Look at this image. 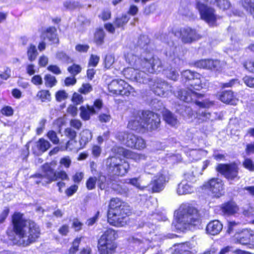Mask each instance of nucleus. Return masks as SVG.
Here are the masks:
<instances>
[{
  "mask_svg": "<svg viewBox=\"0 0 254 254\" xmlns=\"http://www.w3.org/2000/svg\"><path fill=\"white\" fill-rule=\"evenodd\" d=\"M244 167L251 171H254V164L250 159H245L243 163Z\"/></svg>",
  "mask_w": 254,
  "mask_h": 254,
  "instance_id": "obj_62",
  "label": "nucleus"
},
{
  "mask_svg": "<svg viewBox=\"0 0 254 254\" xmlns=\"http://www.w3.org/2000/svg\"><path fill=\"white\" fill-rule=\"evenodd\" d=\"M6 234L13 244L26 247L39 237L40 229L35 222L25 220L22 214L16 212L12 216V227L7 229Z\"/></svg>",
  "mask_w": 254,
  "mask_h": 254,
  "instance_id": "obj_1",
  "label": "nucleus"
},
{
  "mask_svg": "<svg viewBox=\"0 0 254 254\" xmlns=\"http://www.w3.org/2000/svg\"><path fill=\"white\" fill-rule=\"evenodd\" d=\"M143 62L144 65L142 69H145L149 73L159 72L163 67L161 61L157 57H153L150 59L144 58Z\"/></svg>",
  "mask_w": 254,
  "mask_h": 254,
  "instance_id": "obj_14",
  "label": "nucleus"
},
{
  "mask_svg": "<svg viewBox=\"0 0 254 254\" xmlns=\"http://www.w3.org/2000/svg\"><path fill=\"white\" fill-rule=\"evenodd\" d=\"M196 8L199 12L201 19L206 22L210 26L215 25L217 16L215 13V10L213 8L198 1L196 3Z\"/></svg>",
  "mask_w": 254,
  "mask_h": 254,
  "instance_id": "obj_9",
  "label": "nucleus"
},
{
  "mask_svg": "<svg viewBox=\"0 0 254 254\" xmlns=\"http://www.w3.org/2000/svg\"><path fill=\"white\" fill-rule=\"evenodd\" d=\"M106 177L104 175H99L97 179L98 187L101 190H104L106 188Z\"/></svg>",
  "mask_w": 254,
  "mask_h": 254,
  "instance_id": "obj_60",
  "label": "nucleus"
},
{
  "mask_svg": "<svg viewBox=\"0 0 254 254\" xmlns=\"http://www.w3.org/2000/svg\"><path fill=\"white\" fill-rule=\"evenodd\" d=\"M243 80L247 86L254 88V77L245 76L243 77Z\"/></svg>",
  "mask_w": 254,
  "mask_h": 254,
  "instance_id": "obj_61",
  "label": "nucleus"
},
{
  "mask_svg": "<svg viewBox=\"0 0 254 254\" xmlns=\"http://www.w3.org/2000/svg\"><path fill=\"white\" fill-rule=\"evenodd\" d=\"M195 66L204 69H208L214 71H219L221 69L220 61L210 59L201 60L196 62Z\"/></svg>",
  "mask_w": 254,
  "mask_h": 254,
  "instance_id": "obj_16",
  "label": "nucleus"
},
{
  "mask_svg": "<svg viewBox=\"0 0 254 254\" xmlns=\"http://www.w3.org/2000/svg\"><path fill=\"white\" fill-rule=\"evenodd\" d=\"M105 36V33L103 29H98L96 30L94 37V41L98 46H101L104 43V40Z\"/></svg>",
  "mask_w": 254,
  "mask_h": 254,
  "instance_id": "obj_37",
  "label": "nucleus"
},
{
  "mask_svg": "<svg viewBox=\"0 0 254 254\" xmlns=\"http://www.w3.org/2000/svg\"><path fill=\"white\" fill-rule=\"evenodd\" d=\"M43 174H36L31 176L34 179V182L36 184H41L44 185L56 181V172L51 165L46 163L42 167Z\"/></svg>",
  "mask_w": 254,
  "mask_h": 254,
  "instance_id": "obj_8",
  "label": "nucleus"
},
{
  "mask_svg": "<svg viewBox=\"0 0 254 254\" xmlns=\"http://www.w3.org/2000/svg\"><path fill=\"white\" fill-rule=\"evenodd\" d=\"M250 239L249 233H243L238 236L235 235L234 237V241L235 243L240 244L243 245H249L250 246Z\"/></svg>",
  "mask_w": 254,
  "mask_h": 254,
  "instance_id": "obj_34",
  "label": "nucleus"
},
{
  "mask_svg": "<svg viewBox=\"0 0 254 254\" xmlns=\"http://www.w3.org/2000/svg\"><path fill=\"white\" fill-rule=\"evenodd\" d=\"M184 152L191 161L199 160L203 153V151L200 149H187L185 150Z\"/></svg>",
  "mask_w": 254,
  "mask_h": 254,
  "instance_id": "obj_35",
  "label": "nucleus"
},
{
  "mask_svg": "<svg viewBox=\"0 0 254 254\" xmlns=\"http://www.w3.org/2000/svg\"><path fill=\"white\" fill-rule=\"evenodd\" d=\"M143 128L152 131L157 129L160 124V116L149 111H142Z\"/></svg>",
  "mask_w": 254,
  "mask_h": 254,
  "instance_id": "obj_12",
  "label": "nucleus"
},
{
  "mask_svg": "<svg viewBox=\"0 0 254 254\" xmlns=\"http://www.w3.org/2000/svg\"><path fill=\"white\" fill-rule=\"evenodd\" d=\"M47 135L48 138L53 142V143L58 144L59 143V138L55 131L50 130L47 133Z\"/></svg>",
  "mask_w": 254,
  "mask_h": 254,
  "instance_id": "obj_53",
  "label": "nucleus"
},
{
  "mask_svg": "<svg viewBox=\"0 0 254 254\" xmlns=\"http://www.w3.org/2000/svg\"><path fill=\"white\" fill-rule=\"evenodd\" d=\"M105 164L108 173L112 175L124 176L129 169V165L127 161L116 156L107 158Z\"/></svg>",
  "mask_w": 254,
  "mask_h": 254,
  "instance_id": "obj_6",
  "label": "nucleus"
},
{
  "mask_svg": "<svg viewBox=\"0 0 254 254\" xmlns=\"http://www.w3.org/2000/svg\"><path fill=\"white\" fill-rule=\"evenodd\" d=\"M178 227L184 229H191L200 224L199 216L197 210L188 204H182L177 213Z\"/></svg>",
  "mask_w": 254,
  "mask_h": 254,
  "instance_id": "obj_4",
  "label": "nucleus"
},
{
  "mask_svg": "<svg viewBox=\"0 0 254 254\" xmlns=\"http://www.w3.org/2000/svg\"><path fill=\"white\" fill-rule=\"evenodd\" d=\"M68 71L73 76H75L81 72V67L77 64H73L67 68Z\"/></svg>",
  "mask_w": 254,
  "mask_h": 254,
  "instance_id": "obj_51",
  "label": "nucleus"
},
{
  "mask_svg": "<svg viewBox=\"0 0 254 254\" xmlns=\"http://www.w3.org/2000/svg\"><path fill=\"white\" fill-rule=\"evenodd\" d=\"M50 147V143L44 138H41L35 142L32 147V150L34 154L38 155L46 151Z\"/></svg>",
  "mask_w": 254,
  "mask_h": 254,
  "instance_id": "obj_20",
  "label": "nucleus"
},
{
  "mask_svg": "<svg viewBox=\"0 0 254 254\" xmlns=\"http://www.w3.org/2000/svg\"><path fill=\"white\" fill-rule=\"evenodd\" d=\"M165 181V177L161 174H159L153 177L152 181L148 185V188L153 192H158L164 189V184Z\"/></svg>",
  "mask_w": 254,
  "mask_h": 254,
  "instance_id": "obj_18",
  "label": "nucleus"
},
{
  "mask_svg": "<svg viewBox=\"0 0 254 254\" xmlns=\"http://www.w3.org/2000/svg\"><path fill=\"white\" fill-rule=\"evenodd\" d=\"M221 209L225 214L233 215L238 212L239 208L235 202H228L222 205Z\"/></svg>",
  "mask_w": 254,
  "mask_h": 254,
  "instance_id": "obj_30",
  "label": "nucleus"
},
{
  "mask_svg": "<svg viewBox=\"0 0 254 254\" xmlns=\"http://www.w3.org/2000/svg\"><path fill=\"white\" fill-rule=\"evenodd\" d=\"M180 35L182 41L185 44L191 43L200 38L196 31L189 27L182 28Z\"/></svg>",
  "mask_w": 254,
  "mask_h": 254,
  "instance_id": "obj_15",
  "label": "nucleus"
},
{
  "mask_svg": "<svg viewBox=\"0 0 254 254\" xmlns=\"http://www.w3.org/2000/svg\"><path fill=\"white\" fill-rule=\"evenodd\" d=\"M56 58L64 63H69L71 62L70 57L63 52H59L57 53Z\"/></svg>",
  "mask_w": 254,
  "mask_h": 254,
  "instance_id": "obj_52",
  "label": "nucleus"
},
{
  "mask_svg": "<svg viewBox=\"0 0 254 254\" xmlns=\"http://www.w3.org/2000/svg\"><path fill=\"white\" fill-rule=\"evenodd\" d=\"M173 254H194L190 251L188 244H185L179 246L174 251Z\"/></svg>",
  "mask_w": 254,
  "mask_h": 254,
  "instance_id": "obj_42",
  "label": "nucleus"
},
{
  "mask_svg": "<svg viewBox=\"0 0 254 254\" xmlns=\"http://www.w3.org/2000/svg\"><path fill=\"white\" fill-rule=\"evenodd\" d=\"M92 90V87L89 83H84L79 88V92L84 94H87Z\"/></svg>",
  "mask_w": 254,
  "mask_h": 254,
  "instance_id": "obj_57",
  "label": "nucleus"
},
{
  "mask_svg": "<svg viewBox=\"0 0 254 254\" xmlns=\"http://www.w3.org/2000/svg\"><path fill=\"white\" fill-rule=\"evenodd\" d=\"M163 116L165 121L172 127H175L178 124V120L171 112L168 110H165L163 113Z\"/></svg>",
  "mask_w": 254,
  "mask_h": 254,
  "instance_id": "obj_33",
  "label": "nucleus"
},
{
  "mask_svg": "<svg viewBox=\"0 0 254 254\" xmlns=\"http://www.w3.org/2000/svg\"><path fill=\"white\" fill-rule=\"evenodd\" d=\"M80 146H74V150H78L79 149L83 148L87 144V143L92 139V133L90 130L88 129H85L80 132Z\"/></svg>",
  "mask_w": 254,
  "mask_h": 254,
  "instance_id": "obj_22",
  "label": "nucleus"
},
{
  "mask_svg": "<svg viewBox=\"0 0 254 254\" xmlns=\"http://www.w3.org/2000/svg\"><path fill=\"white\" fill-rule=\"evenodd\" d=\"M149 43V40L147 36L143 35L141 36L138 39L137 44L138 46L143 49L146 50L147 46Z\"/></svg>",
  "mask_w": 254,
  "mask_h": 254,
  "instance_id": "obj_47",
  "label": "nucleus"
},
{
  "mask_svg": "<svg viewBox=\"0 0 254 254\" xmlns=\"http://www.w3.org/2000/svg\"><path fill=\"white\" fill-rule=\"evenodd\" d=\"M122 88L119 95L126 96H128L130 95H134L135 92L134 88L125 81H124Z\"/></svg>",
  "mask_w": 254,
  "mask_h": 254,
  "instance_id": "obj_39",
  "label": "nucleus"
},
{
  "mask_svg": "<svg viewBox=\"0 0 254 254\" xmlns=\"http://www.w3.org/2000/svg\"><path fill=\"white\" fill-rule=\"evenodd\" d=\"M128 206L118 198L111 199L108 213V222L110 224L116 226H124L127 222V216L129 213Z\"/></svg>",
  "mask_w": 254,
  "mask_h": 254,
  "instance_id": "obj_2",
  "label": "nucleus"
},
{
  "mask_svg": "<svg viewBox=\"0 0 254 254\" xmlns=\"http://www.w3.org/2000/svg\"><path fill=\"white\" fill-rule=\"evenodd\" d=\"M68 97L67 93L64 90H60L56 93V99L58 102L66 99Z\"/></svg>",
  "mask_w": 254,
  "mask_h": 254,
  "instance_id": "obj_56",
  "label": "nucleus"
},
{
  "mask_svg": "<svg viewBox=\"0 0 254 254\" xmlns=\"http://www.w3.org/2000/svg\"><path fill=\"white\" fill-rule=\"evenodd\" d=\"M124 80L122 79H116L113 80L108 84V89L110 93L113 94L119 95L123 88L122 86L124 83Z\"/></svg>",
  "mask_w": 254,
  "mask_h": 254,
  "instance_id": "obj_25",
  "label": "nucleus"
},
{
  "mask_svg": "<svg viewBox=\"0 0 254 254\" xmlns=\"http://www.w3.org/2000/svg\"><path fill=\"white\" fill-rule=\"evenodd\" d=\"M44 38H47L52 43H57L59 42L57 37V29L54 27L48 28L43 33Z\"/></svg>",
  "mask_w": 254,
  "mask_h": 254,
  "instance_id": "obj_31",
  "label": "nucleus"
},
{
  "mask_svg": "<svg viewBox=\"0 0 254 254\" xmlns=\"http://www.w3.org/2000/svg\"><path fill=\"white\" fill-rule=\"evenodd\" d=\"M64 133L65 136L70 139L66 143V148L70 150H74V146L71 147L70 146L73 143L77 144V142L74 140L77 136V132L71 127H67L65 129Z\"/></svg>",
  "mask_w": 254,
  "mask_h": 254,
  "instance_id": "obj_29",
  "label": "nucleus"
},
{
  "mask_svg": "<svg viewBox=\"0 0 254 254\" xmlns=\"http://www.w3.org/2000/svg\"><path fill=\"white\" fill-rule=\"evenodd\" d=\"M69 125L71 127H72L77 130H79L82 127V124L79 120L72 119L69 122Z\"/></svg>",
  "mask_w": 254,
  "mask_h": 254,
  "instance_id": "obj_64",
  "label": "nucleus"
},
{
  "mask_svg": "<svg viewBox=\"0 0 254 254\" xmlns=\"http://www.w3.org/2000/svg\"><path fill=\"white\" fill-rule=\"evenodd\" d=\"M140 69L134 68L132 66V67H128L124 70V74L127 78L134 81V79L136 78V76H137L138 69Z\"/></svg>",
  "mask_w": 254,
  "mask_h": 254,
  "instance_id": "obj_38",
  "label": "nucleus"
},
{
  "mask_svg": "<svg viewBox=\"0 0 254 254\" xmlns=\"http://www.w3.org/2000/svg\"><path fill=\"white\" fill-rule=\"evenodd\" d=\"M116 138L123 144L128 147L141 149L145 147V142L141 137L126 131H120L116 134Z\"/></svg>",
  "mask_w": 254,
  "mask_h": 254,
  "instance_id": "obj_7",
  "label": "nucleus"
},
{
  "mask_svg": "<svg viewBox=\"0 0 254 254\" xmlns=\"http://www.w3.org/2000/svg\"><path fill=\"white\" fill-rule=\"evenodd\" d=\"M206 186L214 196L219 197L222 195L223 185L220 179L213 178L207 183Z\"/></svg>",
  "mask_w": 254,
  "mask_h": 254,
  "instance_id": "obj_17",
  "label": "nucleus"
},
{
  "mask_svg": "<svg viewBox=\"0 0 254 254\" xmlns=\"http://www.w3.org/2000/svg\"><path fill=\"white\" fill-rule=\"evenodd\" d=\"M71 100L75 105H79L83 103V98L80 94L74 93L73 94Z\"/></svg>",
  "mask_w": 254,
  "mask_h": 254,
  "instance_id": "obj_59",
  "label": "nucleus"
},
{
  "mask_svg": "<svg viewBox=\"0 0 254 254\" xmlns=\"http://www.w3.org/2000/svg\"><path fill=\"white\" fill-rule=\"evenodd\" d=\"M124 154L126 157L132 159L135 161H140L141 160H145L146 158L144 154H138L128 150L124 151Z\"/></svg>",
  "mask_w": 254,
  "mask_h": 254,
  "instance_id": "obj_36",
  "label": "nucleus"
},
{
  "mask_svg": "<svg viewBox=\"0 0 254 254\" xmlns=\"http://www.w3.org/2000/svg\"><path fill=\"white\" fill-rule=\"evenodd\" d=\"M126 62L131 66L137 68H142L144 65L143 60L141 59L132 52L125 55Z\"/></svg>",
  "mask_w": 254,
  "mask_h": 254,
  "instance_id": "obj_19",
  "label": "nucleus"
},
{
  "mask_svg": "<svg viewBox=\"0 0 254 254\" xmlns=\"http://www.w3.org/2000/svg\"><path fill=\"white\" fill-rule=\"evenodd\" d=\"M127 127L135 130L143 128L142 112L140 114L138 112L131 118L128 121Z\"/></svg>",
  "mask_w": 254,
  "mask_h": 254,
  "instance_id": "obj_21",
  "label": "nucleus"
},
{
  "mask_svg": "<svg viewBox=\"0 0 254 254\" xmlns=\"http://www.w3.org/2000/svg\"><path fill=\"white\" fill-rule=\"evenodd\" d=\"M216 170L230 181L231 184L232 181H238L240 179L238 176L239 168L235 163L220 164L217 166Z\"/></svg>",
  "mask_w": 254,
  "mask_h": 254,
  "instance_id": "obj_11",
  "label": "nucleus"
},
{
  "mask_svg": "<svg viewBox=\"0 0 254 254\" xmlns=\"http://www.w3.org/2000/svg\"><path fill=\"white\" fill-rule=\"evenodd\" d=\"M44 80L46 86L50 88L54 86L57 82L56 77L50 74L45 76Z\"/></svg>",
  "mask_w": 254,
  "mask_h": 254,
  "instance_id": "obj_44",
  "label": "nucleus"
},
{
  "mask_svg": "<svg viewBox=\"0 0 254 254\" xmlns=\"http://www.w3.org/2000/svg\"><path fill=\"white\" fill-rule=\"evenodd\" d=\"M37 97L43 102L50 101L51 100V93L47 90H41L38 92Z\"/></svg>",
  "mask_w": 254,
  "mask_h": 254,
  "instance_id": "obj_43",
  "label": "nucleus"
},
{
  "mask_svg": "<svg viewBox=\"0 0 254 254\" xmlns=\"http://www.w3.org/2000/svg\"><path fill=\"white\" fill-rule=\"evenodd\" d=\"M131 243L134 244L141 248L146 249L149 246L150 241L149 239L143 238L140 235H136L129 239Z\"/></svg>",
  "mask_w": 254,
  "mask_h": 254,
  "instance_id": "obj_28",
  "label": "nucleus"
},
{
  "mask_svg": "<svg viewBox=\"0 0 254 254\" xmlns=\"http://www.w3.org/2000/svg\"><path fill=\"white\" fill-rule=\"evenodd\" d=\"M97 179L95 177H90L86 181V186L88 190H92L95 188Z\"/></svg>",
  "mask_w": 254,
  "mask_h": 254,
  "instance_id": "obj_49",
  "label": "nucleus"
},
{
  "mask_svg": "<svg viewBox=\"0 0 254 254\" xmlns=\"http://www.w3.org/2000/svg\"><path fill=\"white\" fill-rule=\"evenodd\" d=\"M100 60V57L97 55H91L89 61L88 65L95 67L98 64Z\"/></svg>",
  "mask_w": 254,
  "mask_h": 254,
  "instance_id": "obj_63",
  "label": "nucleus"
},
{
  "mask_svg": "<svg viewBox=\"0 0 254 254\" xmlns=\"http://www.w3.org/2000/svg\"><path fill=\"white\" fill-rule=\"evenodd\" d=\"M165 74L167 78L174 81H176L179 76L178 72L175 68H171L170 70H166Z\"/></svg>",
  "mask_w": 254,
  "mask_h": 254,
  "instance_id": "obj_48",
  "label": "nucleus"
},
{
  "mask_svg": "<svg viewBox=\"0 0 254 254\" xmlns=\"http://www.w3.org/2000/svg\"><path fill=\"white\" fill-rule=\"evenodd\" d=\"M192 191L193 188L191 186V184L186 182V180H182L178 185L177 192L179 195L190 193Z\"/></svg>",
  "mask_w": 254,
  "mask_h": 254,
  "instance_id": "obj_27",
  "label": "nucleus"
},
{
  "mask_svg": "<svg viewBox=\"0 0 254 254\" xmlns=\"http://www.w3.org/2000/svg\"><path fill=\"white\" fill-rule=\"evenodd\" d=\"M81 238H75L72 244V246L69 250V254H75L78 251Z\"/></svg>",
  "mask_w": 254,
  "mask_h": 254,
  "instance_id": "obj_46",
  "label": "nucleus"
},
{
  "mask_svg": "<svg viewBox=\"0 0 254 254\" xmlns=\"http://www.w3.org/2000/svg\"><path fill=\"white\" fill-rule=\"evenodd\" d=\"M241 225L239 222L230 221L228 224V229L227 232L229 234L233 233L234 231L237 230L239 226Z\"/></svg>",
  "mask_w": 254,
  "mask_h": 254,
  "instance_id": "obj_50",
  "label": "nucleus"
},
{
  "mask_svg": "<svg viewBox=\"0 0 254 254\" xmlns=\"http://www.w3.org/2000/svg\"><path fill=\"white\" fill-rule=\"evenodd\" d=\"M79 109L80 110V116L84 121L89 120L91 115L96 113V111L93 106H82Z\"/></svg>",
  "mask_w": 254,
  "mask_h": 254,
  "instance_id": "obj_26",
  "label": "nucleus"
},
{
  "mask_svg": "<svg viewBox=\"0 0 254 254\" xmlns=\"http://www.w3.org/2000/svg\"><path fill=\"white\" fill-rule=\"evenodd\" d=\"M27 54L29 61L30 62L35 61L38 54L36 46L33 44H31L27 48Z\"/></svg>",
  "mask_w": 254,
  "mask_h": 254,
  "instance_id": "obj_40",
  "label": "nucleus"
},
{
  "mask_svg": "<svg viewBox=\"0 0 254 254\" xmlns=\"http://www.w3.org/2000/svg\"><path fill=\"white\" fill-rule=\"evenodd\" d=\"M56 181L60 179L62 181L68 180L69 177L66 173L64 170H60L56 172Z\"/></svg>",
  "mask_w": 254,
  "mask_h": 254,
  "instance_id": "obj_55",
  "label": "nucleus"
},
{
  "mask_svg": "<svg viewBox=\"0 0 254 254\" xmlns=\"http://www.w3.org/2000/svg\"><path fill=\"white\" fill-rule=\"evenodd\" d=\"M116 232L112 229L107 230L98 241V249L100 254H113L117 248L115 242Z\"/></svg>",
  "mask_w": 254,
  "mask_h": 254,
  "instance_id": "obj_5",
  "label": "nucleus"
},
{
  "mask_svg": "<svg viewBox=\"0 0 254 254\" xmlns=\"http://www.w3.org/2000/svg\"><path fill=\"white\" fill-rule=\"evenodd\" d=\"M145 69L141 68L140 69H138L137 72L136 78L134 79L135 81L140 83L146 84L148 83L149 84V82L151 81V79L150 77V75L146 73Z\"/></svg>",
  "mask_w": 254,
  "mask_h": 254,
  "instance_id": "obj_32",
  "label": "nucleus"
},
{
  "mask_svg": "<svg viewBox=\"0 0 254 254\" xmlns=\"http://www.w3.org/2000/svg\"><path fill=\"white\" fill-rule=\"evenodd\" d=\"M215 4L223 10L229 8L230 6V3L227 0H216Z\"/></svg>",
  "mask_w": 254,
  "mask_h": 254,
  "instance_id": "obj_54",
  "label": "nucleus"
},
{
  "mask_svg": "<svg viewBox=\"0 0 254 254\" xmlns=\"http://www.w3.org/2000/svg\"><path fill=\"white\" fill-rule=\"evenodd\" d=\"M149 86L153 92L159 96H165L168 92L173 91L172 86L161 78L151 79L149 82Z\"/></svg>",
  "mask_w": 254,
  "mask_h": 254,
  "instance_id": "obj_10",
  "label": "nucleus"
},
{
  "mask_svg": "<svg viewBox=\"0 0 254 254\" xmlns=\"http://www.w3.org/2000/svg\"><path fill=\"white\" fill-rule=\"evenodd\" d=\"M195 174L196 170L193 168L184 174V178L183 180H186V182L192 184L196 181Z\"/></svg>",
  "mask_w": 254,
  "mask_h": 254,
  "instance_id": "obj_41",
  "label": "nucleus"
},
{
  "mask_svg": "<svg viewBox=\"0 0 254 254\" xmlns=\"http://www.w3.org/2000/svg\"><path fill=\"white\" fill-rule=\"evenodd\" d=\"M197 98L193 100L191 102H195L196 104L199 106L200 109L196 113V118L200 121V122L207 121L210 118L211 114L207 112L204 108H209L213 105V102L208 100H205L202 102L198 101L196 100ZM199 99L200 98H198Z\"/></svg>",
  "mask_w": 254,
  "mask_h": 254,
  "instance_id": "obj_13",
  "label": "nucleus"
},
{
  "mask_svg": "<svg viewBox=\"0 0 254 254\" xmlns=\"http://www.w3.org/2000/svg\"><path fill=\"white\" fill-rule=\"evenodd\" d=\"M128 17L127 15H123L117 17L114 21V25L118 28H122L128 22Z\"/></svg>",
  "mask_w": 254,
  "mask_h": 254,
  "instance_id": "obj_45",
  "label": "nucleus"
},
{
  "mask_svg": "<svg viewBox=\"0 0 254 254\" xmlns=\"http://www.w3.org/2000/svg\"><path fill=\"white\" fill-rule=\"evenodd\" d=\"M219 99L223 103L236 105L238 101L234 95L231 90H227L222 92L219 95Z\"/></svg>",
  "mask_w": 254,
  "mask_h": 254,
  "instance_id": "obj_23",
  "label": "nucleus"
},
{
  "mask_svg": "<svg viewBox=\"0 0 254 254\" xmlns=\"http://www.w3.org/2000/svg\"><path fill=\"white\" fill-rule=\"evenodd\" d=\"M222 228V224L219 221L215 220L207 224L206 231L211 235H216L220 233Z\"/></svg>",
  "mask_w": 254,
  "mask_h": 254,
  "instance_id": "obj_24",
  "label": "nucleus"
},
{
  "mask_svg": "<svg viewBox=\"0 0 254 254\" xmlns=\"http://www.w3.org/2000/svg\"><path fill=\"white\" fill-rule=\"evenodd\" d=\"M183 78L188 80H195L192 82L190 87L187 89L181 90L178 92L176 95L181 100L187 103L191 102L196 98H203V94L197 93L196 91H199L202 88L200 75L196 72H192L190 70H186L182 72Z\"/></svg>",
  "mask_w": 254,
  "mask_h": 254,
  "instance_id": "obj_3",
  "label": "nucleus"
},
{
  "mask_svg": "<svg viewBox=\"0 0 254 254\" xmlns=\"http://www.w3.org/2000/svg\"><path fill=\"white\" fill-rule=\"evenodd\" d=\"M114 63V57L111 55H106L104 59L105 67L110 68Z\"/></svg>",
  "mask_w": 254,
  "mask_h": 254,
  "instance_id": "obj_58",
  "label": "nucleus"
}]
</instances>
